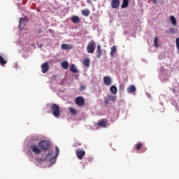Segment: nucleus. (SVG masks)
I'll list each match as a JSON object with an SVG mask.
<instances>
[{
  "label": "nucleus",
  "instance_id": "obj_29",
  "mask_svg": "<svg viewBox=\"0 0 179 179\" xmlns=\"http://www.w3.org/2000/svg\"><path fill=\"white\" fill-rule=\"evenodd\" d=\"M169 33H171V34H175V33H177V29L170 28L169 29Z\"/></svg>",
  "mask_w": 179,
  "mask_h": 179
},
{
  "label": "nucleus",
  "instance_id": "obj_17",
  "mask_svg": "<svg viewBox=\"0 0 179 179\" xmlns=\"http://www.w3.org/2000/svg\"><path fill=\"white\" fill-rule=\"evenodd\" d=\"M96 52H97V55H96L97 58H101L103 51L101 50V47L100 46V45H97Z\"/></svg>",
  "mask_w": 179,
  "mask_h": 179
},
{
  "label": "nucleus",
  "instance_id": "obj_4",
  "mask_svg": "<svg viewBox=\"0 0 179 179\" xmlns=\"http://www.w3.org/2000/svg\"><path fill=\"white\" fill-rule=\"evenodd\" d=\"M94 50H96V42H94V41H91L87 47V51L88 54H93Z\"/></svg>",
  "mask_w": 179,
  "mask_h": 179
},
{
  "label": "nucleus",
  "instance_id": "obj_32",
  "mask_svg": "<svg viewBox=\"0 0 179 179\" xmlns=\"http://www.w3.org/2000/svg\"><path fill=\"white\" fill-rule=\"evenodd\" d=\"M37 162H43V159H41V158H38V159H37Z\"/></svg>",
  "mask_w": 179,
  "mask_h": 179
},
{
  "label": "nucleus",
  "instance_id": "obj_10",
  "mask_svg": "<svg viewBox=\"0 0 179 179\" xmlns=\"http://www.w3.org/2000/svg\"><path fill=\"white\" fill-rule=\"evenodd\" d=\"M76 104H77V106H85V99L83 96L76 97Z\"/></svg>",
  "mask_w": 179,
  "mask_h": 179
},
{
  "label": "nucleus",
  "instance_id": "obj_25",
  "mask_svg": "<svg viewBox=\"0 0 179 179\" xmlns=\"http://www.w3.org/2000/svg\"><path fill=\"white\" fill-rule=\"evenodd\" d=\"M110 90L113 94H117V87H115V85H112Z\"/></svg>",
  "mask_w": 179,
  "mask_h": 179
},
{
  "label": "nucleus",
  "instance_id": "obj_23",
  "mask_svg": "<svg viewBox=\"0 0 179 179\" xmlns=\"http://www.w3.org/2000/svg\"><path fill=\"white\" fill-rule=\"evenodd\" d=\"M81 13L83 16H89V15H90V10H89L88 9H85V10H81Z\"/></svg>",
  "mask_w": 179,
  "mask_h": 179
},
{
  "label": "nucleus",
  "instance_id": "obj_24",
  "mask_svg": "<svg viewBox=\"0 0 179 179\" xmlns=\"http://www.w3.org/2000/svg\"><path fill=\"white\" fill-rule=\"evenodd\" d=\"M129 5V1L128 0H123L121 8H128Z\"/></svg>",
  "mask_w": 179,
  "mask_h": 179
},
{
  "label": "nucleus",
  "instance_id": "obj_30",
  "mask_svg": "<svg viewBox=\"0 0 179 179\" xmlns=\"http://www.w3.org/2000/svg\"><path fill=\"white\" fill-rule=\"evenodd\" d=\"M157 41H159V38H157V37H155L154 39V45L156 48L159 47V43H157Z\"/></svg>",
  "mask_w": 179,
  "mask_h": 179
},
{
  "label": "nucleus",
  "instance_id": "obj_19",
  "mask_svg": "<svg viewBox=\"0 0 179 179\" xmlns=\"http://www.w3.org/2000/svg\"><path fill=\"white\" fill-rule=\"evenodd\" d=\"M169 19L171 20V24H173V26H176V24H177V20H176V17H174V15H171Z\"/></svg>",
  "mask_w": 179,
  "mask_h": 179
},
{
  "label": "nucleus",
  "instance_id": "obj_36",
  "mask_svg": "<svg viewBox=\"0 0 179 179\" xmlns=\"http://www.w3.org/2000/svg\"><path fill=\"white\" fill-rule=\"evenodd\" d=\"M94 1H97V0H94Z\"/></svg>",
  "mask_w": 179,
  "mask_h": 179
},
{
  "label": "nucleus",
  "instance_id": "obj_14",
  "mask_svg": "<svg viewBox=\"0 0 179 179\" xmlns=\"http://www.w3.org/2000/svg\"><path fill=\"white\" fill-rule=\"evenodd\" d=\"M50 69V66L48 62H45L41 65V71L43 73H45Z\"/></svg>",
  "mask_w": 179,
  "mask_h": 179
},
{
  "label": "nucleus",
  "instance_id": "obj_20",
  "mask_svg": "<svg viewBox=\"0 0 179 179\" xmlns=\"http://www.w3.org/2000/svg\"><path fill=\"white\" fill-rule=\"evenodd\" d=\"M71 22L75 24H78L80 22V20L79 19V17L74 15L71 17Z\"/></svg>",
  "mask_w": 179,
  "mask_h": 179
},
{
  "label": "nucleus",
  "instance_id": "obj_9",
  "mask_svg": "<svg viewBox=\"0 0 179 179\" xmlns=\"http://www.w3.org/2000/svg\"><path fill=\"white\" fill-rule=\"evenodd\" d=\"M31 149L36 155H40L41 153V148L36 145H31Z\"/></svg>",
  "mask_w": 179,
  "mask_h": 179
},
{
  "label": "nucleus",
  "instance_id": "obj_34",
  "mask_svg": "<svg viewBox=\"0 0 179 179\" xmlns=\"http://www.w3.org/2000/svg\"><path fill=\"white\" fill-rule=\"evenodd\" d=\"M80 89H83V90H85V86H83V85H80Z\"/></svg>",
  "mask_w": 179,
  "mask_h": 179
},
{
  "label": "nucleus",
  "instance_id": "obj_2",
  "mask_svg": "<svg viewBox=\"0 0 179 179\" xmlns=\"http://www.w3.org/2000/svg\"><path fill=\"white\" fill-rule=\"evenodd\" d=\"M50 111L55 118H59V106L56 103H52L50 106Z\"/></svg>",
  "mask_w": 179,
  "mask_h": 179
},
{
  "label": "nucleus",
  "instance_id": "obj_15",
  "mask_svg": "<svg viewBox=\"0 0 179 179\" xmlns=\"http://www.w3.org/2000/svg\"><path fill=\"white\" fill-rule=\"evenodd\" d=\"M61 48H62V50H72L73 48V45L63 43L61 45Z\"/></svg>",
  "mask_w": 179,
  "mask_h": 179
},
{
  "label": "nucleus",
  "instance_id": "obj_3",
  "mask_svg": "<svg viewBox=\"0 0 179 179\" xmlns=\"http://www.w3.org/2000/svg\"><path fill=\"white\" fill-rule=\"evenodd\" d=\"M38 146L41 150H47L48 149H50L51 144L48 141L43 140L38 143Z\"/></svg>",
  "mask_w": 179,
  "mask_h": 179
},
{
  "label": "nucleus",
  "instance_id": "obj_21",
  "mask_svg": "<svg viewBox=\"0 0 179 179\" xmlns=\"http://www.w3.org/2000/svg\"><path fill=\"white\" fill-rule=\"evenodd\" d=\"M61 66L63 69H68L69 68V64L66 61H64L61 63Z\"/></svg>",
  "mask_w": 179,
  "mask_h": 179
},
{
  "label": "nucleus",
  "instance_id": "obj_28",
  "mask_svg": "<svg viewBox=\"0 0 179 179\" xmlns=\"http://www.w3.org/2000/svg\"><path fill=\"white\" fill-rule=\"evenodd\" d=\"M0 64L1 65H5V64H8V62L0 55Z\"/></svg>",
  "mask_w": 179,
  "mask_h": 179
},
{
  "label": "nucleus",
  "instance_id": "obj_11",
  "mask_svg": "<svg viewBox=\"0 0 179 179\" xmlns=\"http://www.w3.org/2000/svg\"><path fill=\"white\" fill-rule=\"evenodd\" d=\"M120 0H112L110 5L113 9H118L120 8Z\"/></svg>",
  "mask_w": 179,
  "mask_h": 179
},
{
  "label": "nucleus",
  "instance_id": "obj_22",
  "mask_svg": "<svg viewBox=\"0 0 179 179\" xmlns=\"http://www.w3.org/2000/svg\"><path fill=\"white\" fill-rule=\"evenodd\" d=\"M70 71L71 72H73V73H76V72H78V69L76 68V66H75V64H71L70 66Z\"/></svg>",
  "mask_w": 179,
  "mask_h": 179
},
{
  "label": "nucleus",
  "instance_id": "obj_13",
  "mask_svg": "<svg viewBox=\"0 0 179 179\" xmlns=\"http://www.w3.org/2000/svg\"><path fill=\"white\" fill-rule=\"evenodd\" d=\"M26 26V18L21 17L19 22V29L20 30H23L24 27Z\"/></svg>",
  "mask_w": 179,
  "mask_h": 179
},
{
  "label": "nucleus",
  "instance_id": "obj_12",
  "mask_svg": "<svg viewBox=\"0 0 179 179\" xmlns=\"http://www.w3.org/2000/svg\"><path fill=\"white\" fill-rule=\"evenodd\" d=\"M112 82H113V80H111V77L110 76L103 77V83L104 85H106V86H110Z\"/></svg>",
  "mask_w": 179,
  "mask_h": 179
},
{
  "label": "nucleus",
  "instance_id": "obj_35",
  "mask_svg": "<svg viewBox=\"0 0 179 179\" xmlns=\"http://www.w3.org/2000/svg\"><path fill=\"white\" fill-rule=\"evenodd\" d=\"M43 31L41 29H38V33H41Z\"/></svg>",
  "mask_w": 179,
  "mask_h": 179
},
{
  "label": "nucleus",
  "instance_id": "obj_33",
  "mask_svg": "<svg viewBox=\"0 0 179 179\" xmlns=\"http://www.w3.org/2000/svg\"><path fill=\"white\" fill-rule=\"evenodd\" d=\"M152 1L154 2V3H157V0H152Z\"/></svg>",
  "mask_w": 179,
  "mask_h": 179
},
{
  "label": "nucleus",
  "instance_id": "obj_6",
  "mask_svg": "<svg viewBox=\"0 0 179 179\" xmlns=\"http://www.w3.org/2000/svg\"><path fill=\"white\" fill-rule=\"evenodd\" d=\"M108 122V120H107L106 119H102L98 121V122L96 123V125L100 128H106L107 127Z\"/></svg>",
  "mask_w": 179,
  "mask_h": 179
},
{
  "label": "nucleus",
  "instance_id": "obj_18",
  "mask_svg": "<svg viewBox=\"0 0 179 179\" xmlns=\"http://www.w3.org/2000/svg\"><path fill=\"white\" fill-rule=\"evenodd\" d=\"M83 65L89 68L90 66V59H89V58H85L83 62Z\"/></svg>",
  "mask_w": 179,
  "mask_h": 179
},
{
  "label": "nucleus",
  "instance_id": "obj_16",
  "mask_svg": "<svg viewBox=\"0 0 179 179\" xmlns=\"http://www.w3.org/2000/svg\"><path fill=\"white\" fill-rule=\"evenodd\" d=\"M127 93H134V92H136V87L135 85H129L127 88Z\"/></svg>",
  "mask_w": 179,
  "mask_h": 179
},
{
  "label": "nucleus",
  "instance_id": "obj_1",
  "mask_svg": "<svg viewBox=\"0 0 179 179\" xmlns=\"http://www.w3.org/2000/svg\"><path fill=\"white\" fill-rule=\"evenodd\" d=\"M52 155H54L53 152H49L45 157V162H50L52 164L55 163V160L57 157H58V155H59V148L58 147H55V156L52 157Z\"/></svg>",
  "mask_w": 179,
  "mask_h": 179
},
{
  "label": "nucleus",
  "instance_id": "obj_7",
  "mask_svg": "<svg viewBox=\"0 0 179 179\" xmlns=\"http://www.w3.org/2000/svg\"><path fill=\"white\" fill-rule=\"evenodd\" d=\"M117 97L114 95H108L104 101L105 106H108V104H110V101H115V99Z\"/></svg>",
  "mask_w": 179,
  "mask_h": 179
},
{
  "label": "nucleus",
  "instance_id": "obj_31",
  "mask_svg": "<svg viewBox=\"0 0 179 179\" xmlns=\"http://www.w3.org/2000/svg\"><path fill=\"white\" fill-rule=\"evenodd\" d=\"M176 44L177 50H179V37L176 38Z\"/></svg>",
  "mask_w": 179,
  "mask_h": 179
},
{
  "label": "nucleus",
  "instance_id": "obj_27",
  "mask_svg": "<svg viewBox=\"0 0 179 179\" xmlns=\"http://www.w3.org/2000/svg\"><path fill=\"white\" fill-rule=\"evenodd\" d=\"M117 52V48L115 46L111 48L110 57H114V54Z\"/></svg>",
  "mask_w": 179,
  "mask_h": 179
},
{
  "label": "nucleus",
  "instance_id": "obj_8",
  "mask_svg": "<svg viewBox=\"0 0 179 179\" xmlns=\"http://www.w3.org/2000/svg\"><path fill=\"white\" fill-rule=\"evenodd\" d=\"M76 154L78 159H79V160H82L85 155H86V152H85L83 150H76Z\"/></svg>",
  "mask_w": 179,
  "mask_h": 179
},
{
  "label": "nucleus",
  "instance_id": "obj_5",
  "mask_svg": "<svg viewBox=\"0 0 179 179\" xmlns=\"http://www.w3.org/2000/svg\"><path fill=\"white\" fill-rule=\"evenodd\" d=\"M136 149L139 151L140 150V153H145V152H146V150H148V148H146V147H145L143 145V144L138 143L136 145Z\"/></svg>",
  "mask_w": 179,
  "mask_h": 179
},
{
  "label": "nucleus",
  "instance_id": "obj_26",
  "mask_svg": "<svg viewBox=\"0 0 179 179\" xmlns=\"http://www.w3.org/2000/svg\"><path fill=\"white\" fill-rule=\"evenodd\" d=\"M69 111L71 115H76L78 114V111H76V109L73 108V107L69 108Z\"/></svg>",
  "mask_w": 179,
  "mask_h": 179
}]
</instances>
